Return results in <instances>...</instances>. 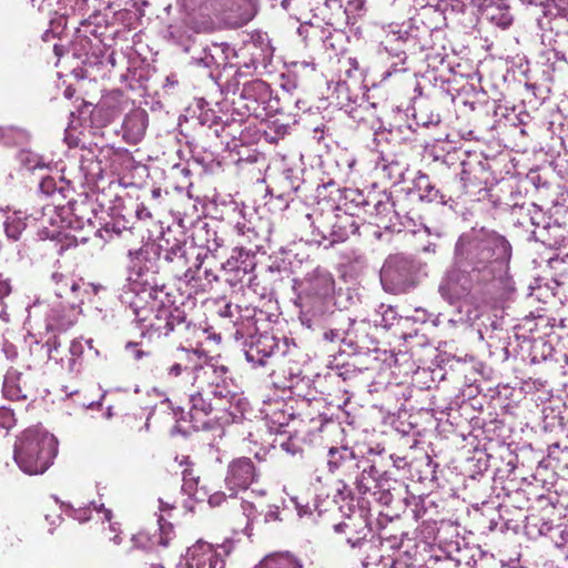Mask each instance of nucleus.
<instances>
[{
  "mask_svg": "<svg viewBox=\"0 0 568 568\" xmlns=\"http://www.w3.org/2000/svg\"><path fill=\"white\" fill-rule=\"evenodd\" d=\"M199 408H200L201 410L205 412V414H207V413H209V410H210V405H209V406H205V405L203 404V405H201V407H199Z\"/></svg>",
  "mask_w": 568,
  "mask_h": 568,
  "instance_id": "31",
  "label": "nucleus"
},
{
  "mask_svg": "<svg viewBox=\"0 0 568 568\" xmlns=\"http://www.w3.org/2000/svg\"><path fill=\"white\" fill-rule=\"evenodd\" d=\"M3 394L7 398L11 400H19L26 398V395L22 394L21 388L16 384V381L11 377H6L4 379Z\"/></svg>",
  "mask_w": 568,
  "mask_h": 568,
  "instance_id": "16",
  "label": "nucleus"
},
{
  "mask_svg": "<svg viewBox=\"0 0 568 568\" xmlns=\"http://www.w3.org/2000/svg\"><path fill=\"white\" fill-rule=\"evenodd\" d=\"M142 354H143V353H142V351H138V352H136V354H135V357H136V358H141V357H142Z\"/></svg>",
  "mask_w": 568,
  "mask_h": 568,
  "instance_id": "33",
  "label": "nucleus"
},
{
  "mask_svg": "<svg viewBox=\"0 0 568 568\" xmlns=\"http://www.w3.org/2000/svg\"><path fill=\"white\" fill-rule=\"evenodd\" d=\"M347 453V449L346 448H336V447H332L328 452V466H329V469L331 470H334L336 468H338L339 464H341V459L344 458V455Z\"/></svg>",
  "mask_w": 568,
  "mask_h": 568,
  "instance_id": "17",
  "label": "nucleus"
},
{
  "mask_svg": "<svg viewBox=\"0 0 568 568\" xmlns=\"http://www.w3.org/2000/svg\"><path fill=\"white\" fill-rule=\"evenodd\" d=\"M243 509H244V513H245V514L247 515V517L250 518V517H251V515H252V513H253V510H254V507H253V505H252V504L245 503V504L243 505Z\"/></svg>",
  "mask_w": 568,
  "mask_h": 568,
  "instance_id": "25",
  "label": "nucleus"
},
{
  "mask_svg": "<svg viewBox=\"0 0 568 568\" xmlns=\"http://www.w3.org/2000/svg\"><path fill=\"white\" fill-rule=\"evenodd\" d=\"M440 122V119L438 115H436L435 118L433 115L428 116V125L429 124H438Z\"/></svg>",
  "mask_w": 568,
  "mask_h": 568,
  "instance_id": "27",
  "label": "nucleus"
},
{
  "mask_svg": "<svg viewBox=\"0 0 568 568\" xmlns=\"http://www.w3.org/2000/svg\"><path fill=\"white\" fill-rule=\"evenodd\" d=\"M144 132V126L142 125V129L141 131L139 132V134H142Z\"/></svg>",
  "mask_w": 568,
  "mask_h": 568,
  "instance_id": "39",
  "label": "nucleus"
},
{
  "mask_svg": "<svg viewBox=\"0 0 568 568\" xmlns=\"http://www.w3.org/2000/svg\"><path fill=\"white\" fill-rule=\"evenodd\" d=\"M98 288H99V287H98L97 285H92V290H93V292H94V293H97V292H98Z\"/></svg>",
  "mask_w": 568,
  "mask_h": 568,
  "instance_id": "34",
  "label": "nucleus"
},
{
  "mask_svg": "<svg viewBox=\"0 0 568 568\" xmlns=\"http://www.w3.org/2000/svg\"><path fill=\"white\" fill-rule=\"evenodd\" d=\"M11 292L10 283L0 276V298L9 295Z\"/></svg>",
  "mask_w": 568,
  "mask_h": 568,
  "instance_id": "23",
  "label": "nucleus"
},
{
  "mask_svg": "<svg viewBox=\"0 0 568 568\" xmlns=\"http://www.w3.org/2000/svg\"><path fill=\"white\" fill-rule=\"evenodd\" d=\"M225 500L224 493H216L210 496L209 504L212 506H220Z\"/></svg>",
  "mask_w": 568,
  "mask_h": 568,
  "instance_id": "22",
  "label": "nucleus"
},
{
  "mask_svg": "<svg viewBox=\"0 0 568 568\" xmlns=\"http://www.w3.org/2000/svg\"><path fill=\"white\" fill-rule=\"evenodd\" d=\"M109 529L110 530H115L114 526L112 524H109Z\"/></svg>",
  "mask_w": 568,
  "mask_h": 568,
  "instance_id": "36",
  "label": "nucleus"
},
{
  "mask_svg": "<svg viewBox=\"0 0 568 568\" xmlns=\"http://www.w3.org/2000/svg\"><path fill=\"white\" fill-rule=\"evenodd\" d=\"M442 511L444 513V516L439 519H432L435 526L439 525L438 527H433L428 523V536L433 535L434 540H437L439 544L448 541L456 534V528L453 521L446 516L449 511L445 510L444 505H442Z\"/></svg>",
  "mask_w": 568,
  "mask_h": 568,
  "instance_id": "10",
  "label": "nucleus"
},
{
  "mask_svg": "<svg viewBox=\"0 0 568 568\" xmlns=\"http://www.w3.org/2000/svg\"><path fill=\"white\" fill-rule=\"evenodd\" d=\"M183 369H187V367H183L181 363H174L173 365L170 366V368L168 369V374L170 376H173V377H178L181 375L182 371Z\"/></svg>",
  "mask_w": 568,
  "mask_h": 568,
  "instance_id": "21",
  "label": "nucleus"
},
{
  "mask_svg": "<svg viewBox=\"0 0 568 568\" xmlns=\"http://www.w3.org/2000/svg\"><path fill=\"white\" fill-rule=\"evenodd\" d=\"M135 118H136V116L134 115V116H131V118L126 119V121H125V128H129V126H130V124L135 120Z\"/></svg>",
  "mask_w": 568,
  "mask_h": 568,
  "instance_id": "30",
  "label": "nucleus"
},
{
  "mask_svg": "<svg viewBox=\"0 0 568 568\" xmlns=\"http://www.w3.org/2000/svg\"><path fill=\"white\" fill-rule=\"evenodd\" d=\"M58 453L55 437L40 428L24 430L14 445V460L28 475L43 474Z\"/></svg>",
  "mask_w": 568,
  "mask_h": 568,
  "instance_id": "2",
  "label": "nucleus"
},
{
  "mask_svg": "<svg viewBox=\"0 0 568 568\" xmlns=\"http://www.w3.org/2000/svg\"><path fill=\"white\" fill-rule=\"evenodd\" d=\"M445 196L438 190L428 186V202H436L437 204H445Z\"/></svg>",
  "mask_w": 568,
  "mask_h": 568,
  "instance_id": "20",
  "label": "nucleus"
},
{
  "mask_svg": "<svg viewBox=\"0 0 568 568\" xmlns=\"http://www.w3.org/2000/svg\"><path fill=\"white\" fill-rule=\"evenodd\" d=\"M255 568H302V564L288 552L267 555Z\"/></svg>",
  "mask_w": 568,
  "mask_h": 568,
  "instance_id": "11",
  "label": "nucleus"
},
{
  "mask_svg": "<svg viewBox=\"0 0 568 568\" xmlns=\"http://www.w3.org/2000/svg\"><path fill=\"white\" fill-rule=\"evenodd\" d=\"M334 280L328 273H318L312 278V288L315 293L326 295L333 290Z\"/></svg>",
  "mask_w": 568,
  "mask_h": 568,
  "instance_id": "13",
  "label": "nucleus"
},
{
  "mask_svg": "<svg viewBox=\"0 0 568 568\" xmlns=\"http://www.w3.org/2000/svg\"><path fill=\"white\" fill-rule=\"evenodd\" d=\"M470 291V280L465 271L452 270L443 280L439 292L450 303Z\"/></svg>",
  "mask_w": 568,
  "mask_h": 568,
  "instance_id": "8",
  "label": "nucleus"
},
{
  "mask_svg": "<svg viewBox=\"0 0 568 568\" xmlns=\"http://www.w3.org/2000/svg\"><path fill=\"white\" fill-rule=\"evenodd\" d=\"M430 483L442 490L440 503H443L445 498L452 496V488L448 481L444 478V469H439L438 465L434 466Z\"/></svg>",
  "mask_w": 568,
  "mask_h": 568,
  "instance_id": "12",
  "label": "nucleus"
},
{
  "mask_svg": "<svg viewBox=\"0 0 568 568\" xmlns=\"http://www.w3.org/2000/svg\"><path fill=\"white\" fill-rule=\"evenodd\" d=\"M113 540L115 541V544H119L118 536H114Z\"/></svg>",
  "mask_w": 568,
  "mask_h": 568,
  "instance_id": "38",
  "label": "nucleus"
},
{
  "mask_svg": "<svg viewBox=\"0 0 568 568\" xmlns=\"http://www.w3.org/2000/svg\"><path fill=\"white\" fill-rule=\"evenodd\" d=\"M229 369L226 366L206 364L195 368L194 383L201 390H206L219 398H227L230 392L226 390L227 381L226 374Z\"/></svg>",
  "mask_w": 568,
  "mask_h": 568,
  "instance_id": "5",
  "label": "nucleus"
},
{
  "mask_svg": "<svg viewBox=\"0 0 568 568\" xmlns=\"http://www.w3.org/2000/svg\"><path fill=\"white\" fill-rule=\"evenodd\" d=\"M456 256L474 270H486L490 263H505L510 257V245L495 232L480 229L464 233L456 244Z\"/></svg>",
  "mask_w": 568,
  "mask_h": 568,
  "instance_id": "1",
  "label": "nucleus"
},
{
  "mask_svg": "<svg viewBox=\"0 0 568 568\" xmlns=\"http://www.w3.org/2000/svg\"><path fill=\"white\" fill-rule=\"evenodd\" d=\"M184 355L189 358V357H191V356H192V353H190V352H185V353H184Z\"/></svg>",
  "mask_w": 568,
  "mask_h": 568,
  "instance_id": "35",
  "label": "nucleus"
},
{
  "mask_svg": "<svg viewBox=\"0 0 568 568\" xmlns=\"http://www.w3.org/2000/svg\"><path fill=\"white\" fill-rule=\"evenodd\" d=\"M52 278L57 282L59 287L57 288L58 296L62 297L67 293V287L69 286L71 292H77L79 290V284L62 274H53Z\"/></svg>",
  "mask_w": 568,
  "mask_h": 568,
  "instance_id": "15",
  "label": "nucleus"
},
{
  "mask_svg": "<svg viewBox=\"0 0 568 568\" xmlns=\"http://www.w3.org/2000/svg\"><path fill=\"white\" fill-rule=\"evenodd\" d=\"M4 226L7 235L13 240H18L26 229V222L23 217L14 213L7 217Z\"/></svg>",
  "mask_w": 568,
  "mask_h": 568,
  "instance_id": "14",
  "label": "nucleus"
},
{
  "mask_svg": "<svg viewBox=\"0 0 568 568\" xmlns=\"http://www.w3.org/2000/svg\"><path fill=\"white\" fill-rule=\"evenodd\" d=\"M432 53H428V62L443 63L447 55V49L444 43H439L438 48H432Z\"/></svg>",
  "mask_w": 568,
  "mask_h": 568,
  "instance_id": "19",
  "label": "nucleus"
},
{
  "mask_svg": "<svg viewBox=\"0 0 568 568\" xmlns=\"http://www.w3.org/2000/svg\"><path fill=\"white\" fill-rule=\"evenodd\" d=\"M159 532L150 536L145 531H139L132 537V541L134 542L135 547L141 549H151L155 546L166 547L174 538V528L173 525L168 521V518H171V511L175 509V506L162 499H159Z\"/></svg>",
  "mask_w": 568,
  "mask_h": 568,
  "instance_id": "4",
  "label": "nucleus"
},
{
  "mask_svg": "<svg viewBox=\"0 0 568 568\" xmlns=\"http://www.w3.org/2000/svg\"><path fill=\"white\" fill-rule=\"evenodd\" d=\"M258 477L257 469L248 457H240L227 466L225 486L231 495L246 490Z\"/></svg>",
  "mask_w": 568,
  "mask_h": 568,
  "instance_id": "6",
  "label": "nucleus"
},
{
  "mask_svg": "<svg viewBox=\"0 0 568 568\" xmlns=\"http://www.w3.org/2000/svg\"><path fill=\"white\" fill-rule=\"evenodd\" d=\"M192 403H193V408L194 409H197V402L201 400V394H197V395H193L192 398H191Z\"/></svg>",
  "mask_w": 568,
  "mask_h": 568,
  "instance_id": "26",
  "label": "nucleus"
},
{
  "mask_svg": "<svg viewBox=\"0 0 568 568\" xmlns=\"http://www.w3.org/2000/svg\"><path fill=\"white\" fill-rule=\"evenodd\" d=\"M184 560L187 568H216L220 555L213 545L199 540L187 548Z\"/></svg>",
  "mask_w": 568,
  "mask_h": 568,
  "instance_id": "7",
  "label": "nucleus"
},
{
  "mask_svg": "<svg viewBox=\"0 0 568 568\" xmlns=\"http://www.w3.org/2000/svg\"><path fill=\"white\" fill-rule=\"evenodd\" d=\"M430 38H432V40H434V41L436 40V41L442 42V41L444 40L443 31H440V30H434V31H432V33H430Z\"/></svg>",
  "mask_w": 568,
  "mask_h": 568,
  "instance_id": "24",
  "label": "nucleus"
},
{
  "mask_svg": "<svg viewBox=\"0 0 568 568\" xmlns=\"http://www.w3.org/2000/svg\"><path fill=\"white\" fill-rule=\"evenodd\" d=\"M103 518L106 520V521H110L111 519V511L108 510V509H104L103 511Z\"/></svg>",
  "mask_w": 568,
  "mask_h": 568,
  "instance_id": "28",
  "label": "nucleus"
},
{
  "mask_svg": "<svg viewBox=\"0 0 568 568\" xmlns=\"http://www.w3.org/2000/svg\"><path fill=\"white\" fill-rule=\"evenodd\" d=\"M430 506L434 508H438L440 505L436 500H432Z\"/></svg>",
  "mask_w": 568,
  "mask_h": 568,
  "instance_id": "32",
  "label": "nucleus"
},
{
  "mask_svg": "<svg viewBox=\"0 0 568 568\" xmlns=\"http://www.w3.org/2000/svg\"><path fill=\"white\" fill-rule=\"evenodd\" d=\"M420 264L402 256H389L381 270L383 288L392 294L406 293L419 283Z\"/></svg>",
  "mask_w": 568,
  "mask_h": 568,
  "instance_id": "3",
  "label": "nucleus"
},
{
  "mask_svg": "<svg viewBox=\"0 0 568 568\" xmlns=\"http://www.w3.org/2000/svg\"><path fill=\"white\" fill-rule=\"evenodd\" d=\"M16 424L14 414L11 409L0 408V428L10 429Z\"/></svg>",
  "mask_w": 568,
  "mask_h": 568,
  "instance_id": "18",
  "label": "nucleus"
},
{
  "mask_svg": "<svg viewBox=\"0 0 568 568\" xmlns=\"http://www.w3.org/2000/svg\"><path fill=\"white\" fill-rule=\"evenodd\" d=\"M78 315L79 311L74 306L59 303L47 314V327L51 331H65L77 322Z\"/></svg>",
  "mask_w": 568,
  "mask_h": 568,
  "instance_id": "9",
  "label": "nucleus"
},
{
  "mask_svg": "<svg viewBox=\"0 0 568 568\" xmlns=\"http://www.w3.org/2000/svg\"><path fill=\"white\" fill-rule=\"evenodd\" d=\"M65 97L71 99L73 97V90H71L70 88H68L64 92Z\"/></svg>",
  "mask_w": 568,
  "mask_h": 568,
  "instance_id": "29",
  "label": "nucleus"
},
{
  "mask_svg": "<svg viewBox=\"0 0 568 568\" xmlns=\"http://www.w3.org/2000/svg\"><path fill=\"white\" fill-rule=\"evenodd\" d=\"M504 24H505V27L509 26L510 24V19H507V21Z\"/></svg>",
  "mask_w": 568,
  "mask_h": 568,
  "instance_id": "37",
  "label": "nucleus"
}]
</instances>
